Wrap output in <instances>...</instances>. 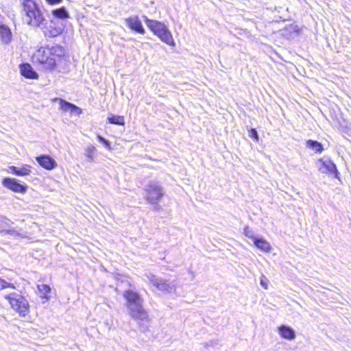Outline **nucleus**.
I'll return each mask as SVG.
<instances>
[{"mask_svg": "<svg viewBox=\"0 0 351 351\" xmlns=\"http://www.w3.org/2000/svg\"><path fill=\"white\" fill-rule=\"evenodd\" d=\"M123 297L126 300V306L130 317L138 321V329L145 332L148 330V313L143 308V299L141 295L131 289L125 290Z\"/></svg>", "mask_w": 351, "mask_h": 351, "instance_id": "f257e3e1", "label": "nucleus"}, {"mask_svg": "<svg viewBox=\"0 0 351 351\" xmlns=\"http://www.w3.org/2000/svg\"><path fill=\"white\" fill-rule=\"evenodd\" d=\"M6 288L15 289V286L14 285V284L8 282L5 280L0 278V290Z\"/></svg>", "mask_w": 351, "mask_h": 351, "instance_id": "a878e982", "label": "nucleus"}, {"mask_svg": "<svg viewBox=\"0 0 351 351\" xmlns=\"http://www.w3.org/2000/svg\"><path fill=\"white\" fill-rule=\"evenodd\" d=\"M48 47H40L34 55V58L43 64L46 69L53 70L56 66L57 60L51 57Z\"/></svg>", "mask_w": 351, "mask_h": 351, "instance_id": "423d86ee", "label": "nucleus"}, {"mask_svg": "<svg viewBox=\"0 0 351 351\" xmlns=\"http://www.w3.org/2000/svg\"><path fill=\"white\" fill-rule=\"evenodd\" d=\"M280 335L286 339L293 340L295 338V330L290 326L286 325H281L278 328Z\"/></svg>", "mask_w": 351, "mask_h": 351, "instance_id": "dca6fc26", "label": "nucleus"}, {"mask_svg": "<svg viewBox=\"0 0 351 351\" xmlns=\"http://www.w3.org/2000/svg\"><path fill=\"white\" fill-rule=\"evenodd\" d=\"M99 142L102 143L106 148H110V142L100 135H97Z\"/></svg>", "mask_w": 351, "mask_h": 351, "instance_id": "cd10ccee", "label": "nucleus"}, {"mask_svg": "<svg viewBox=\"0 0 351 351\" xmlns=\"http://www.w3.org/2000/svg\"><path fill=\"white\" fill-rule=\"evenodd\" d=\"M37 287H38V290L39 291L40 297L48 300L49 299L48 294L51 291L50 287L49 285L43 284V285H38L37 286Z\"/></svg>", "mask_w": 351, "mask_h": 351, "instance_id": "b1692460", "label": "nucleus"}, {"mask_svg": "<svg viewBox=\"0 0 351 351\" xmlns=\"http://www.w3.org/2000/svg\"><path fill=\"white\" fill-rule=\"evenodd\" d=\"M108 123L110 124L117 125H125V119L123 116L114 115L113 114H110L108 117Z\"/></svg>", "mask_w": 351, "mask_h": 351, "instance_id": "5701e85b", "label": "nucleus"}, {"mask_svg": "<svg viewBox=\"0 0 351 351\" xmlns=\"http://www.w3.org/2000/svg\"><path fill=\"white\" fill-rule=\"evenodd\" d=\"M318 171L322 173L331 174L339 178V172L336 165L329 158H319L317 161Z\"/></svg>", "mask_w": 351, "mask_h": 351, "instance_id": "6e6552de", "label": "nucleus"}, {"mask_svg": "<svg viewBox=\"0 0 351 351\" xmlns=\"http://www.w3.org/2000/svg\"><path fill=\"white\" fill-rule=\"evenodd\" d=\"M244 234L247 237H248L249 239H251L252 240V241H254V239L256 238L254 236V231L252 229H250L248 226H246L245 228Z\"/></svg>", "mask_w": 351, "mask_h": 351, "instance_id": "bb28decb", "label": "nucleus"}, {"mask_svg": "<svg viewBox=\"0 0 351 351\" xmlns=\"http://www.w3.org/2000/svg\"><path fill=\"white\" fill-rule=\"evenodd\" d=\"M54 100L58 101L60 109L64 111H70L71 113L77 115H80L82 113V109L72 103L61 98H56Z\"/></svg>", "mask_w": 351, "mask_h": 351, "instance_id": "ddd939ff", "label": "nucleus"}, {"mask_svg": "<svg viewBox=\"0 0 351 351\" xmlns=\"http://www.w3.org/2000/svg\"><path fill=\"white\" fill-rule=\"evenodd\" d=\"M145 198L150 204H156L165 194L164 189L156 180L149 182L144 187Z\"/></svg>", "mask_w": 351, "mask_h": 351, "instance_id": "20e7f679", "label": "nucleus"}, {"mask_svg": "<svg viewBox=\"0 0 351 351\" xmlns=\"http://www.w3.org/2000/svg\"><path fill=\"white\" fill-rule=\"evenodd\" d=\"M0 38L3 43H9L12 40V32L10 28L2 24L0 25Z\"/></svg>", "mask_w": 351, "mask_h": 351, "instance_id": "f3484780", "label": "nucleus"}, {"mask_svg": "<svg viewBox=\"0 0 351 351\" xmlns=\"http://www.w3.org/2000/svg\"><path fill=\"white\" fill-rule=\"evenodd\" d=\"M267 278L265 276H262L260 280V284L265 289H267Z\"/></svg>", "mask_w": 351, "mask_h": 351, "instance_id": "c756f323", "label": "nucleus"}, {"mask_svg": "<svg viewBox=\"0 0 351 351\" xmlns=\"http://www.w3.org/2000/svg\"><path fill=\"white\" fill-rule=\"evenodd\" d=\"M2 184L5 188L15 193H25L27 186L25 184L20 182L18 180L12 178H4L2 180Z\"/></svg>", "mask_w": 351, "mask_h": 351, "instance_id": "9d476101", "label": "nucleus"}, {"mask_svg": "<svg viewBox=\"0 0 351 351\" xmlns=\"http://www.w3.org/2000/svg\"><path fill=\"white\" fill-rule=\"evenodd\" d=\"M12 224V222L5 217H3L1 220V226L3 228V231H5L9 234L14 235L16 231L11 228Z\"/></svg>", "mask_w": 351, "mask_h": 351, "instance_id": "4be33fe9", "label": "nucleus"}, {"mask_svg": "<svg viewBox=\"0 0 351 351\" xmlns=\"http://www.w3.org/2000/svg\"><path fill=\"white\" fill-rule=\"evenodd\" d=\"M154 205H155V206H154V210H159L161 208L160 206H159V205L158 204V203H157L156 204H154Z\"/></svg>", "mask_w": 351, "mask_h": 351, "instance_id": "2f4dec72", "label": "nucleus"}, {"mask_svg": "<svg viewBox=\"0 0 351 351\" xmlns=\"http://www.w3.org/2000/svg\"><path fill=\"white\" fill-rule=\"evenodd\" d=\"M48 47V49H49L50 51V55L51 57H53L55 58V59L56 60V58H60L62 56H63L65 53V50L64 49L63 47L60 46V45H53V46H51V47Z\"/></svg>", "mask_w": 351, "mask_h": 351, "instance_id": "6ab92c4d", "label": "nucleus"}, {"mask_svg": "<svg viewBox=\"0 0 351 351\" xmlns=\"http://www.w3.org/2000/svg\"><path fill=\"white\" fill-rule=\"evenodd\" d=\"M31 169L32 167L29 165H22L20 167L12 165L8 167V172L18 176H25L30 173Z\"/></svg>", "mask_w": 351, "mask_h": 351, "instance_id": "4468645a", "label": "nucleus"}, {"mask_svg": "<svg viewBox=\"0 0 351 351\" xmlns=\"http://www.w3.org/2000/svg\"><path fill=\"white\" fill-rule=\"evenodd\" d=\"M125 25L132 31L144 34L145 29L138 16H132L125 19Z\"/></svg>", "mask_w": 351, "mask_h": 351, "instance_id": "9b49d317", "label": "nucleus"}, {"mask_svg": "<svg viewBox=\"0 0 351 351\" xmlns=\"http://www.w3.org/2000/svg\"><path fill=\"white\" fill-rule=\"evenodd\" d=\"M22 5L23 19L27 25L38 27L44 24L45 19L38 3L34 0H23Z\"/></svg>", "mask_w": 351, "mask_h": 351, "instance_id": "f03ea898", "label": "nucleus"}, {"mask_svg": "<svg viewBox=\"0 0 351 351\" xmlns=\"http://www.w3.org/2000/svg\"><path fill=\"white\" fill-rule=\"evenodd\" d=\"M36 160L43 168L47 170L55 169L58 164L56 161L49 155H40L36 157Z\"/></svg>", "mask_w": 351, "mask_h": 351, "instance_id": "f8f14e48", "label": "nucleus"}, {"mask_svg": "<svg viewBox=\"0 0 351 351\" xmlns=\"http://www.w3.org/2000/svg\"><path fill=\"white\" fill-rule=\"evenodd\" d=\"M53 19H66L69 17V14L65 7H61L52 11Z\"/></svg>", "mask_w": 351, "mask_h": 351, "instance_id": "412c9836", "label": "nucleus"}, {"mask_svg": "<svg viewBox=\"0 0 351 351\" xmlns=\"http://www.w3.org/2000/svg\"><path fill=\"white\" fill-rule=\"evenodd\" d=\"M20 73L22 76L27 79H38V73L33 69L29 63H23L19 66Z\"/></svg>", "mask_w": 351, "mask_h": 351, "instance_id": "2eb2a0df", "label": "nucleus"}, {"mask_svg": "<svg viewBox=\"0 0 351 351\" xmlns=\"http://www.w3.org/2000/svg\"><path fill=\"white\" fill-rule=\"evenodd\" d=\"M149 282L155 287L158 291L166 293H171L176 289L174 281H169L162 278L157 277L152 274L145 275Z\"/></svg>", "mask_w": 351, "mask_h": 351, "instance_id": "0eeeda50", "label": "nucleus"}, {"mask_svg": "<svg viewBox=\"0 0 351 351\" xmlns=\"http://www.w3.org/2000/svg\"><path fill=\"white\" fill-rule=\"evenodd\" d=\"M143 18L149 29L159 37L162 42L169 45H175L171 33L164 23L158 21L149 19L146 16H143Z\"/></svg>", "mask_w": 351, "mask_h": 351, "instance_id": "7ed1b4c3", "label": "nucleus"}, {"mask_svg": "<svg viewBox=\"0 0 351 351\" xmlns=\"http://www.w3.org/2000/svg\"><path fill=\"white\" fill-rule=\"evenodd\" d=\"M40 27L47 37H56L60 35L63 30V25L58 23L56 19H51L49 25H47V21L45 20L44 24Z\"/></svg>", "mask_w": 351, "mask_h": 351, "instance_id": "1a4fd4ad", "label": "nucleus"}, {"mask_svg": "<svg viewBox=\"0 0 351 351\" xmlns=\"http://www.w3.org/2000/svg\"><path fill=\"white\" fill-rule=\"evenodd\" d=\"M5 298L21 316L25 317L29 313V303L23 295L13 292L5 295Z\"/></svg>", "mask_w": 351, "mask_h": 351, "instance_id": "39448f33", "label": "nucleus"}, {"mask_svg": "<svg viewBox=\"0 0 351 351\" xmlns=\"http://www.w3.org/2000/svg\"><path fill=\"white\" fill-rule=\"evenodd\" d=\"M253 243L257 248L265 252H269L271 250L270 244L263 238L256 237L254 239Z\"/></svg>", "mask_w": 351, "mask_h": 351, "instance_id": "a211bd4d", "label": "nucleus"}, {"mask_svg": "<svg viewBox=\"0 0 351 351\" xmlns=\"http://www.w3.org/2000/svg\"><path fill=\"white\" fill-rule=\"evenodd\" d=\"M46 1L51 5H53L61 3L62 0H46Z\"/></svg>", "mask_w": 351, "mask_h": 351, "instance_id": "7c9ffc66", "label": "nucleus"}, {"mask_svg": "<svg viewBox=\"0 0 351 351\" xmlns=\"http://www.w3.org/2000/svg\"><path fill=\"white\" fill-rule=\"evenodd\" d=\"M249 136L256 140V141H258V132L256 130V129H253L252 128L251 130H249Z\"/></svg>", "mask_w": 351, "mask_h": 351, "instance_id": "c85d7f7f", "label": "nucleus"}, {"mask_svg": "<svg viewBox=\"0 0 351 351\" xmlns=\"http://www.w3.org/2000/svg\"><path fill=\"white\" fill-rule=\"evenodd\" d=\"M95 148L93 145H90L86 149V156L90 160H92L94 158Z\"/></svg>", "mask_w": 351, "mask_h": 351, "instance_id": "393cba45", "label": "nucleus"}, {"mask_svg": "<svg viewBox=\"0 0 351 351\" xmlns=\"http://www.w3.org/2000/svg\"><path fill=\"white\" fill-rule=\"evenodd\" d=\"M306 146L313 150L317 154H320L324 150L322 144L315 140L309 139L306 141Z\"/></svg>", "mask_w": 351, "mask_h": 351, "instance_id": "aec40b11", "label": "nucleus"}]
</instances>
